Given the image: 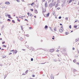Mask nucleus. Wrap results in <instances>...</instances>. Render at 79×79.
I'll return each mask as SVG.
<instances>
[{
    "label": "nucleus",
    "mask_w": 79,
    "mask_h": 79,
    "mask_svg": "<svg viewBox=\"0 0 79 79\" xmlns=\"http://www.w3.org/2000/svg\"><path fill=\"white\" fill-rule=\"evenodd\" d=\"M26 36H27V37H29V35H26Z\"/></svg>",
    "instance_id": "nucleus-26"
},
{
    "label": "nucleus",
    "mask_w": 79,
    "mask_h": 79,
    "mask_svg": "<svg viewBox=\"0 0 79 79\" xmlns=\"http://www.w3.org/2000/svg\"><path fill=\"white\" fill-rule=\"evenodd\" d=\"M60 26H62V24L61 23H60Z\"/></svg>",
    "instance_id": "nucleus-55"
},
{
    "label": "nucleus",
    "mask_w": 79,
    "mask_h": 79,
    "mask_svg": "<svg viewBox=\"0 0 79 79\" xmlns=\"http://www.w3.org/2000/svg\"><path fill=\"white\" fill-rule=\"evenodd\" d=\"M6 58V56H3L2 58Z\"/></svg>",
    "instance_id": "nucleus-24"
},
{
    "label": "nucleus",
    "mask_w": 79,
    "mask_h": 79,
    "mask_svg": "<svg viewBox=\"0 0 79 79\" xmlns=\"http://www.w3.org/2000/svg\"><path fill=\"white\" fill-rule=\"evenodd\" d=\"M17 2H19V0H16Z\"/></svg>",
    "instance_id": "nucleus-42"
},
{
    "label": "nucleus",
    "mask_w": 79,
    "mask_h": 79,
    "mask_svg": "<svg viewBox=\"0 0 79 79\" xmlns=\"http://www.w3.org/2000/svg\"><path fill=\"white\" fill-rule=\"evenodd\" d=\"M28 72V70H27L25 72L26 74H27Z\"/></svg>",
    "instance_id": "nucleus-20"
},
{
    "label": "nucleus",
    "mask_w": 79,
    "mask_h": 79,
    "mask_svg": "<svg viewBox=\"0 0 79 79\" xmlns=\"http://www.w3.org/2000/svg\"><path fill=\"white\" fill-rule=\"evenodd\" d=\"M24 21H27V22H28V20H27V19H25Z\"/></svg>",
    "instance_id": "nucleus-39"
},
{
    "label": "nucleus",
    "mask_w": 79,
    "mask_h": 79,
    "mask_svg": "<svg viewBox=\"0 0 79 79\" xmlns=\"http://www.w3.org/2000/svg\"><path fill=\"white\" fill-rule=\"evenodd\" d=\"M34 2H33L32 3H31V6H32V5H34Z\"/></svg>",
    "instance_id": "nucleus-22"
},
{
    "label": "nucleus",
    "mask_w": 79,
    "mask_h": 79,
    "mask_svg": "<svg viewBox=\"0 0 79 79\" xmlns=\"http://www.w3.org/2000/svg\"><path fill=\"white\" fill-rule=\"evenodd\" d=\"M45 6L46 7H47V3H45Z\"/></svg>",
    "instance_id": "nucleus-12"
},
{
    "label": "nucleus",
    "mask_w": 79,
    "mask_h": 79,
    "mask_svg": "<svg viewBox=\"0 0 79 79\" xmlns=\"http://www.w3.org/2000/svg\"><path fill=\"white\" fill-rule=\"evenodd\" d=\"M22 75H26V74H25V73H23V74H22Z\"/></svg>",
    "instance_id": "nucleus-52"
},
{
    "label": "nucleus",
    "mask_w": 79,
    "mask_h": 79,
    "mask_svg": "<svg viewBox=\"0 0 79 79\" xmlns=\"http://www.w3.org/2000/svg\"><path fill=\"white\" fill-rule=\"evenodd\" d=\"M79 38L76 40V42H78V41H79Z\"/></svg>",
    "instance_id": "nucleus-19"
},
{
    "label": "nucleus",
    "mask_w": 79,
    "mask_h": 79,
    "mask_svg": "<svg viewBox=\"0 0 79 79\" xmlns=\"http://www.w3.org/2000/svg\"><path fill=\"white\" fill-rule=\"evenodd\" d=\"M53 15H54L55 14V12H53L52 13Z\"/></svg>",
    "instance_id": "nucleus-25"
},
{
    "label": "nucleus",
    "mask_w": 79,
    "mask_h": 79,
    "mask_svg": "<svg viewBox=\"0 0 79 79\" xmlns=\"http://www.w3.org/2000/svg\"><path fill=\"white\" fill-rule=\"evenodd\" d=\"M49 6L50 8H52L53 6V3L52 2L49 4Z\"/></svg>",
    "instance_id": "nucleus-1"
},
{
    "label": "nucleus",
    "mask_w": 79,
    "mask_h": 79,
    "mask_svg": "<svg viewBox=\"0 0 79 79\" xmlns=\"http://www.w3.org/2000/svg\"><path fill=\"white\" fill-rule=\"evenodd\" d=\"M65 19H66V20H68V17H66Z\"/></svg>",
    "instance_id": "nucleus-56"
},
{
    "label": "nucleus",
    "mask_w": 79,
    "mask_h": 79,
    "mask_svg": "<svg viewBox=\"0 0 79 79\" xmlns=\"http://www.w3.org/2000/svg\"><path fill=\"white\" fill-rule=\"evenodd\" d=\"M77 64H78V65H79V63L78 62H77Z\"/></svg>",
    "instance_id": "nucleus-54"
},
{
    "label": "nucleus",
    "mask_w": 79,
    "mask_h": 79,
    "mask_svg": "<svg viewBox=\"0 0 79 79\" xmlns=\"http://www.w3.org/2000/svg\"><path fill=\"white\" fill-rule=\"evenodd\" d=\"M50 51L51 52H54V49H50Z\"/></svg>",
    "instance_id": "nucleus-8"
},
{
    "label": "nucleus",
    "mask_w": 79,
    "mask_h": 79,
    "mask_svg": "<svg viewBox=\"0 0 79 79\" xmlns=\"http://www.w3.org/2000/svg\"><path fill=\"white\" fill-rule=\"evenodd\" d=\"M11 54H12V53H11V52L9 54V55H11Z\"/></svg>",
    "instance_id": "nucleus-44"
},
{
    "label": "nucleus",
    "mask_w": 79,
    "mask_h": 79,
    "mask_svg": "<svg viewBox=\"0 0 79 79\" xmlns=\"http://www.w3.org/2000/svg\"><path fill=\"white\" fill-rule=\"evenodd\" d=\"M56 52H59V50L58 49H57Z\"/></svg>",
    "instance_id": "nucleus-49"
},
{
    "label": "nucleus",
    "mask_w": 79,
    "mask_h": 79,
    "mask_svg": "<svg viewBox=\"0 0 79 79\" xmlns=\"http://www.w3.org/2000/svg\"><path fill=\"white\" fill-rule=\"evenodd\" d=\"M10 52H14V50H11L10 51Z\"/></svg>",
    "instance_id": "nucleus-47"
},
{
    "label": "nucleus",
    "mask_w": 79,
    "mask_h": 79,
    "mask_svg": "<svg viewBox=\"0 0 79 79\" xmlns=\"http://www.w3.org/2000/svg\"><path fill=\"white\" fill-rule=\"evenodd\" d=\"M31 11H33V9H31Z\"/></svg>",
    "instance_id": "nucleus-46"
},
{
    "label": "nucleus",
    "mask_w": 79,
    "mask_h": 79,
    "mask_svg": "<svg viewBox=\"0 0 79 79\" xmlns=\"http://www.w3.org/2000/svg\"><path fill=\"white\" fill-rule=\"evenodd\" d=\"M59 19H61V16H59V17L58 18Z\"/></svg>",
    "instance_id": "nucleus-35"
},
{
    "label": "nucleus",
    "mask_w": 79,
    "mask_h": 79,
    "mask_svg": "<svg viewBox=\"0 0 79 79\" xmlns=\"http://www.w3.org/2000/svg\"><path fill=\"white\" fill-rule=\"evenodd\" d=\"M12 21L13 23H15V22L14 21V20H12Z\"/></svg>",
    "instance_id": "nucleus-34"
},
{
    "label": "nucleus",
    "mask_w": 79,
    "mask_h": 79,
    "mask_svg": "<svg viewBox=\"0 0 79 79\" xmlns=\"http://www.w3.org/2000/svg\"><path fill=\"white\" fill-rule=\"evenodd\" d=\"M47 16H49V13H48L47 15Z\"/></svg>",
    "instance_id": "nucleus-29"
},
{
    "label": "nucleus",
    "mask_w": 79,
    "mask_h": 79,
    "mask_svg": "<svg viewBox=\"0 0 79 79\" xmlns=\"http://www.w3.org/2000/svg\"><path fill=\"white\" fill-rule=\"evenodd\" d=\"M60 8H59V7H58L57 8V10H60Z\"/></svg>",
    "instance_id": "nucleus-43"
},
{
    "label": "nucleus",
    "mask_w": 79,
    "mask_h": 79,
    "mask_svg": "<svg viewBox=\"0 0 79 79\" xmlns=\"http://www.w3.org/2000/svg\"><path fill=\"white\" fill-rule=\"evenodd\" d=\"M58 61H60L61 60H59Z\"/></svg>",
    "instance_id": "nucleus-63"
},
{
    "label": "nucleus",
    "mask_w": 79,
    "mask_h": 79,
    "mask_svg": "<svg viewBox=\"0 0 79 79\" xmlns=\"http://www.w3.org/2000/svg\"><path fill=\"white\" fill-rule=\"evenodd\" d=\"M52 39H53V40H54L55 39V38H52Z\"/></svg>",
    "instance_id": "nucleus-57"
},
{
    "label": "nucleus",
    "mask_w": 79,
    "mask_h": 79,
    "mask_svg": "<svg viewBox=\"0 0 79 79\" xmlns=\"http://www.w3.org/2000/svg\"><path fill=\"white\" fill-rule=\"evenodd\" d=\"M33 59L32 58H31V61H33Z\"/></svg>",
    "instance_id": "nucleus-30"
},
{
    "label": "nucleus",
    "mask_w": 79,
    "mask_h": 79,
    "mask_svg": "<svg viewBox=\"0 0 79 79\" xmlns=\"http://www.w3.org/2000/svg\"><path fill=\"white\" fill-rule=\"evenodd\" d=\"M21 28V29L22 31H23V26H22L21 25L20 26Z\"/></svg>",
    "instance_id": "nucleus-17"
},
{
    "label": "nucleus",
    "mask_w": 79,
    "mask_h": 79,
    "mask_svg": "<svg viewBox=\"0 0 79 79\" xmlns=\"http://www.w3.org/2000/svg\"><path fill=\"white\" fill-rule=\"evenodd\" d=\"M35 13H36V14H37V13H38V11H37V10H35Z\"/></svg>",
    "instance_id": "nucleus-4"
},
{
    "label": "nucleus",
    "mask_w": 79,
    "mask_h": 79,
    "mask_svg": "<svg viewBox=\"0 0 79 79\" xmlns=\"http://www.w3.org/2000/svg\"><path fill=\"white\" fill-rule=\"evenodd\" d=\"M3 46L4 47H6V46L5 45H3Z\"/></svg>",
    "instance_id": "nucleus-27"
},
{
    "label": "nucleus",
    "mask_w": 79,
    "mask_h": 79,
    "mask_svg": "<svg viewBox=\"0 0 79 79\" xmlns=\"http://www.w3.org/2000/svg\"><path fill=\"white\" fill-rule=\"evenodd\" d=\"M7 21H10L11 20H10V19H7Z\"/></svg>",
    "instance_id": "nucleus-36"
},
{
    "label": "nucleus",
    "mask_w": 79,
    "mask_h": 79,
    "mask_svg": "<svg viewBox=\"0 0 79 79\" xmlns=\"http://www.w3.org/2000/svg\"><path fill=\"white\" fill-rule=\"evenodd\" d=\"M32 77H35V75H32Z\"/></svg>",
    "instance_id": "nucleus-51"
},
{
    "label": "nucleus",
    "mask_w": 79,
    "mask_h": 79,
    "mask_svg": "<svg viewBox=\"0 0 79 79\" xmlns=\"http://www.w3.org/2000/svg\"><path fill=\"white\" fill-rule=\"evenodd\" d=\"M75 23H76V22H77V21H75Z\"/></svg>",
    "instance_id": "nucleus-62"
},
{
    "label": "nucleus",
    "mask_w": 79,
    "mask_h": 79,
    "mask_svg": "<svg viewBox=\"0 0 79 79\" xmlns=\"http://www.w3.org/2000/svg\"><path fill=\"white\" fill-rule=\"evenodd\" d=\"M4 28V26H2V28Z\"/></svg>",
    "instance_id": "nucleus-50"
},
{
    "label": "nucleus",
    "mask_w": 79,
    "mask_h": 79,
    "mask_svg": "<svg viewBox=\"0 0 79 79\" xmlns=\"http://www.w3.org/2000/svg\"><path fill=\"white\" fill-rule=\"evenodd\" d=\"M29 14H30L29 13V12L27 13V15H28V16H29Z\"/></svg>",
    "instance_id": "nucleus-37"
},
{
    "label": "nucleus",
    "mask_w": 79,
    "mask_h": 79,
    "mask_svg": "<svg viewBox=\"0 0 79 79\" xmlns=\"http://www.w3.org/2000/svg\"><path fill=\"white\" fill-rule=\"evenodd\" d=\"M17 21H18L19 22H20V20L19 19H17Z\"/></svg>",
    "instance_id": "nucleus-45"
},
{
    "label": "nucleus",
    "mask_w": 79,
    "mask_h": 79,
    "mask_svg": "<svg viewBox=\"0 0 79 79\" xmlns=\"http://www.w3.org/2000/svg\"><path fill=\"white\" fill-rule=\"evenodd\" d=\"M17 50H15L14 52H13V53H15V54L16 53H17Z\"/></svg>",
    "instance_id": "nucleus-14"
},
{
    "label": "nucleus",
    "mask_w": 79,
    "mask_h": 79,
    "mask_svg": "<svg viewBox=\"0 0 79 79\" xmlns=\"http://www.w3.org/2000/svg\"><path fill=\"white\" fill-rule=\"evenodd\" d=\"M54 31H56V27H55L54 28Z\"/></svg>",
    "instance_id": "nucleus-13"
},
{
    "label": "nucleus",
    "mask_w": 79,
    "mask_h": 79,
    "mask_svg": "<svg viewBox=\"0 0 79 79\" xmlns=\"http://www.w3.org/2000/svg\"><path fill=\"white\" fill-rule=\"evenodd\" d=\"M0 66H2V64H0Z\"/></svg>",
    "instance_id": "nucleus-64"
},
{
    "label": "nucleus",
    "mask_w": 79,
    "mask_h": 79,
    "mask_svg": "<svg viewBox=\"0 0 79 79\" xmlns=\"http://www.w3.org/2000/svg\"><path fill=\"white\" fill-rule=\"evenodd\" d=\"M8 18H11V17L10 16H8Z\"/></svg>",
    "instance_id": "nucleus-40"
},
{
    "label": "nucleus",
    "mask_w": 79,
    "mask_h": 79,
    "mask_svg": "<svg viewBox=\"0 0 79 79\" xmlns=\"http://www.w3.org/2000/svg\"><path fill=\"white\" fill-rule=\"evenodd\" d=\"M20 40H23V38H22V37H21L20 38Z\"/></svg>",
    "instance_id": "nucleus-28"
},
{
    "label": "nucleus",
    "mask_w": 79,
    "mask_h": 79,
    "mask_svg": "<svg viewBox=\"0 0 79 79\" xmlns=\"http://www.w3.org/2000/svg\"><path fill=\"white\" fill-rule=\"evenodd\" d=\"M72 1H73V0H70L69 2V3H71V2H72Z\"/></svg>",
    "instance_id": "nucleus-15"
},
{
    "label": "nucleus",
    "mask_w": 79,
    "mask_h": 79,
    "mask_svg": "<svg viewBox=\"0 0 79 79\" xmlns=\"http://www.w3.org/2000/svg\"><path fill=\"white\" fill-rule=\"evenodd\" d=\"M48 26L47 25H45V27H44V28H45V29H47V28H48Z\"/></svg>",
    "instance_id": "nucleus-7"
},
{
    "label": "nucleus",
    "mask_w": 79,
    "mask_h": 79,
    "mask_svg": "<svg viewBox=\"0 0 79 79\" xmlns=\"http://www.w3.org/2000/svg\"><path fill=\"white\" fill-rule=\"evenodd\" d=\"M8 14L7 13H6V14H5V16H6L7 17L8 16Z\"/></svg>",
    "instance_id": "nucleus-11"
},
{
    "label": "nucleus",
    "mask_w": 79,
    "mask_h": 79,
    "mask_svg": "<svg viewBox=\"0 0 79 79\" xmlns=\"http://www.w3.org/2000/svg\"><path fill=\"white\" fill-rule=\"evenodd\" d=\"M69 34V32H65V34L66 35H68Z\"/></svg>",
    "instance_id": "nucleus-16"
},
{
    "label": "nucleus",
    "mask_w": 79,
    "mask_h": 79,
    "mask_svg": "<svg viewBox=\"0 0 79 79\" xmlns=\"http://www.w3.org/2000/svg\"><path fill=\"white\" fill-rule=\"evenodd\" d=\"M41 42H43V40H41Z\"/></svg>",
    "instance_id": "nucleus-59"
},
{
    "label": "nucleus",
    "mask_w": 79,
    "mask_h": 79,
    "mask_svg": "<svg viewBox=\"0 0 79 79\" xmlns=\"http://www.w3.org/2000/svg\"><path fill=\"white\" fill-rule=\"evenodd\" d=\"M64 29L63 28H62V29H60L59 31L60 32H63V31Z\"/></svg>",
    "instance_id": "nucleus-3"
},
{
    "label": "nucleus",
    "mask_w": 79,
    "mask_h": 79,
    "mask_svg": "<svg viewBox=\"0 0 79 79\" xmlns=\"http://www.w3.org/2000/svg\"><path fill=\"white\" fill-rule=\"evenodd\" d=\"M75 49V48H73V50H74Z\"/></svg>",
    "instance_id": "nucleus-48"
},
{
    "label": "nucleus",
    "mask_w": 79,
    "mask_h": 79,
    "mask_svg": "<svg viewBox=\"0 0 79 79\" xmlns=\"http://www.w3.org/2000/svg\"><path fill=\"white\" fill-rule=\"evenodd\" d=\"M69 28H70V29H71V25H70L69 26Z\"/></svg>",
    "instance_id": "nucleus-33"
},
{
    "label": "nucleus",
    "mask_w": 79,
    "mask_h": 79,
    "mask_svg": "<svg viewBox=\"0 0 79 79\" xmlns=\"http://www.w3.org/2000/svg\"><path fill=\"white\" fill-rule=\"evenodd\" d=\"M58 3H57L55 6V7H56V8L58 7Z\"/></svg>",
    "instance_id": "nucleus-10"
},
{
    "label": "nucleus",
    "mask_w": 79,
    "mask_h": 79,
    "mask_svg": "<svg viewBox=\"0 0 79 79\" xmlns=\"http://www.w3.org/2000/svg\"><path fill=\"white\" fill-rule=\"evenodd\" d=\"M29 29H32V27H29Z\"/></svg>",
    "instance_id": "nucleus-61"
},
{
    "label": "nucleus",
    "mask_w": 79,
    "mask_h": 79,
    "mask_svg": "<svg viewBox=\"0 0 79 79\" xmlns=\"http://www.w3.org/2000/svg\"><path fill=\"white\" fill-rule=\"evenodd\" d=\"M50 78L51 79H54V76H53V75L52 74L51 75Z\"/></svg>",
    "instance_id": "nucleus-2"
},
{
    "label": "nucleus",
    "mask_w": 79,
    "mask_h": 79,
    "mask_svg": "<svg viewBox=\"0 0 79 79\" xmlns=\"http://www.w3.org/2000/svg\"><path fill=\"white\" fill-rule=\"evenodd\" d=\"M8 16H11V15H8Z\"/></svg>",
    "instance_id": "nucleus-60"
},
{
    "label": "nucleus",
    "mask_w": 79,
    "mask_h": 79,
    "mask_svg": "<svg viewBox=\"0 0 79 79\" xmlns=\"http://www.w3.org/2000/svg\"><path fill=\"white\" fill-rule=\"evenodd\" d=\"M74 27H75L76 28H77V26L75 25V26H74Z\"/></svg>",
    "instance_id": "nucleus-32"
},
{
    "label": "nucleus",
    "mask_w": 79,
    "mask_h": 79,
    "mask_svg": "<svg viewBox=\"0 0 79 79\" xmlns=\"http://www.w3.org/2000/svg\"><path fill=\"white\" fill-rule=\"evenodd\" d=\"M76 70L75 69H74L73 70V72L74 73H75V72H76Z\"/></svg>",
    "instance_id": "nucleus-21"
},
{
    "label": "nucleus",
    "mask_w": 79,
    "mask_h": 79,
    "mask_svg": "<svg viewBox=\"0 0 79 79\" xmlns=\"http://www.w3.org/2000/svg\"><path fill=\"white\" fill-rule=\"evenodd\" d=\"M5 41H4L2 43V44H5Z\"/></svg>",
    "instance_id": "nucleus-41"
},
{
    "label": "nucleus",
    "mask_w": 79,
    "mask_h": 79,
    "mask_svg": "<svg viewBox=\"0 0 79 79\" xmlns=\"http://www.w3.org/2000/svg\"><path fill=\"white\" fill-rule=\"evenodd\" d=\"M53 61H54L55 62H56V61H57V60H56V59H53Z\"/></svg>",
    "instance_id": "nucleus-9"
},
{
    "label": "nucleus",
    "mask_w": 79,
    "mask_h": 79,
    "mask_svg": "<svg viewBox=\"0 0 79 79\" xmlns=\"http://www.w3.org/2000/svg\"><path fill=\"white\" fill-rule=\"evenodd\" d=\"M10 3L9 2H5V4H6L7 5H9Z\"/></svg>",
    "instance_id": "nucleus-5"
},
{
    "label": "nucleus",
    "mask_w": 79,
    "mask_h": 79,
    "mask_svg": "<svg viewBox=\"0 0 79 79\" xmlns=\"http://www.w3.org/2000/svg\"><path fill=\"white\" fill-rule=\"evenodd\" d=\"M45 11H46V10H43V12H45Z\"/></svg>",
    "instance_id": "nucleus-53"
},
{
    "label": "nucleus",
    "mask_w": 79,
    "mask_h": 79,
    "mask_svg": "<svg viewBox=\"0 0 79 79\" xmlns=\"http://www.w3.org/2000/svg\"><path fill=\"white\" fill-rule=\"evenodd\" d=\"M56 4V2H54L53 3H52V6H55Z\"/></svg>",
    "instance_id": "nucleus-6"
},
{
    "label": "nucleus",
    "mask_w": 79,
    "mask_h": 79,
    "mask_svg": "<svg viewBox=\"0 0 79 79\" xmlns=\"http://www.w3.org/2000/svg\"><path fill=\"white\" fill-rule=\"evenodd\" d=\"M0 40H2V38H1L0 39Z\"/></svg>",
    "instance_id": "nucleus-58"
},
{
    "label": "nucleus",
    "mask_w": 79,
    "mask_h": 79,
    "mask_svg": "<svg viewBox=\"0 0 79 79\" xmlns=\"http://www.w3.org/2000/svg\"><path fill=\"white\" fill-rule=\"evenodd\" d=\"M57 2V3H60V0H58Z\"/></svg>",
    "instance_id": "nucleus-23"
},
{
    "label": "nucleus",
    "mask_w": 79,
    "mask_h": 79,
    "mask_svg": "<svg viewBox=\"0 0 79 79\" xmlns=\"http://www.w3.org/2000/svg\"><path fill=\"white\" fill-rule=\"evenodd\" d=\"M6 77V75H5L4 77V79H5Z\"/></svg>",
    "instance_id": "nucleus-38"
},
{
    "label": "nucleus",
    "mask_w": 79,
    "mask_h": 79,
    "mask_svg": "<svg viewBox=\"0 0 79 79\" xmlns=\"http://www.w3.org/2000/svg\"><path fill=\"white\" fill-rule=\"evenodd\" d=\"M73 62H74V63H75L76 62V60L75 59L73 61Z\"/></svg>",
    "instance_id": "nucleus-18"
},
{
    "label": "nucleus",
    "mask_w": 79,
    "mask_h": 79,
    "mask_svg": "<svg viewBox=\"0 0 79 79\" xmlns=\"http://www.w3.org/2000/svg\"><path fill=\"white\" fill-rule=\"evenodd\" d=\"M30 16H32V14H29Z\"/></svg>",
    "instance_id": "nucleus-31"
}]
</instances>
